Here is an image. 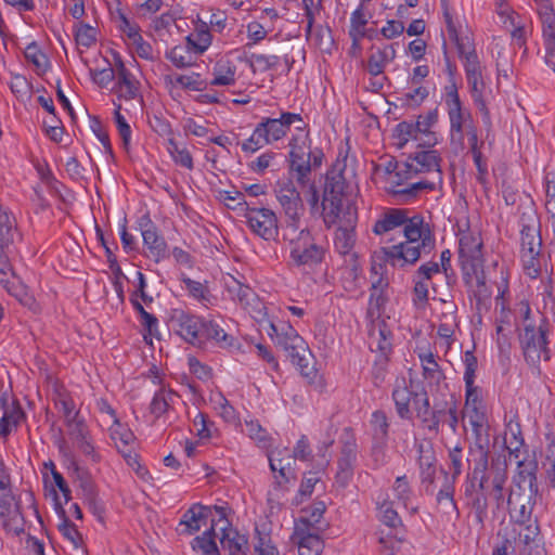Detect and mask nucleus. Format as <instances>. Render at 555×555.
I'll return each mask as SVG.
<instances>
[{"label": "nucleus", "mask_w": 555, "mask_h": 555, "mask_svg": "<svg viewBox=\"0 0 555 555\" xmlns=\"http://www.w3.org/2000/svg\"><path fill=\"white\" fill-rule=\"evenodd\" d=\"M339 164L326 172L322 198V216L326 228L338 224L335 248L340 255H349L356 244L354 228L358 209Z\"/></svg>", "instance_id": "obj_1"}, {"label": "nucleus", "mask_w": 555, "mask_h": 555, "mask_svg": "<svg viewBox=\"0 0 555 555\" xmlns=\"http://www.w3.org/2000/svg\"><path fill=\"white\" fill-rule=\"evenodd\" d=\"M507 480V462L504 455L491 456L490 468L473 469L467 475L464 496L475 522L480 529L485 528L488 518V495L494 500L500 508L504 502V486Z\"/></svg>", "instance_id": "obj_2"}, {"label": "nucleus", "mask_w": 555, "mask_h": 555, "mask_svg": "<svg viewBox=\"0 0 555 555\" xmlns=\"http://www.w3.org/2000/svg\"><path fill=\"white\" fill-rule=\"evenodd\" d=\"M402 227L406 240L382 248L385 261L400 269L414 266L422 255H428L435 248L434 234L422 215L409 216L406 209V221Z\"/></svg>", "instance_id": "obj_3"}, {"label": "nucleus", "mask_w": 555, "mask_h": 555, "mask_svg": "<svg viewBox=\"0 0 555 555\" xmlns=\"http://www.w3.org/2000/svg\"><path fill=\"white\" fill-rule=\"evenodd\" d=\"M457 53L463 61L465 77L474 104L481 114V119L486 127V140L489 142V145H491L492 121L490 111L485 100L486 82L483 78V66L479 61L474 44H460V51Z\"/></svg>", "instance_id": "obj_4"}, {"label": "nucleus", "mask_w": 555, "mask_h": 555, "mask_svg": "<svg viewBox=\"0 0 555 555\" xmlns=\"http://www.w3.org/2000/svg\"><path fill=\"white\" fill-rule=\"evenodd\" d=\"M392 400L397 414L403 420L411 418V404L421 424L426 421V416L431 410L427 390L422 383L413 379H410L409 385L405 379L398 382L392 391Z\"/></svg>", "instance_id": "obj_5"}, {"label": "nucleus", "mask_w": 555, "mask_h": 555, "mask_svg": "<svg viewBox=\"0 0 555 555\" xmlns=\"http://www.w3.org/2000/svg\"><path fill=\"white\" fill-rule=\"evenodd\" d=\"M323 158V151L319 147L312 150L310 142L299 143L296 138L289 141L288 171L301 188L310 185L312 172L321 167Z\"/></svg>", "instance_id": "obj_6"}, {"label": "nucleus", "mask_w": 555, "mask_h": 555, "mask_svg": "<svg viewBox=\"0 0 555 555\" xmlns=\"http://www.w3.org/2000/svg\"><path fill=\"white\" fill-rule=\"evenodd\" d=\"M550 323L544 315H540L538 323H526L519 334V344L525 360L530 365H538L541 360L547 361L551 358L547 347V335Z\"/></svg>", "instance_id": "obj_7"}, {"label": "nucleus", "mask_w": 555, "mask_h": 555, "mask_svg": "<svg viewBox=\"0 0 555 555\" xmlns=\"http://www.w3.org/2000/svg\"><path fill=\"white\" fill-rule=\"evenodd\" d=\"M444 102L450 120L451 143L459 145L463 150L465 133L469 127L475 126L472 114L469 111L463 108L456 86L454 83L446 87Z\"/></svg>", "instance_id": "obj_8"}, {"label": "nucleus", "mask_w": 555, "mask_h": 555, "mask_svg": "<svg viewBox=\"0 0 555 555\" xmlns=\"http://www.w3.org/2000/svg\"><path fill=\"white\" fill-rule=\"evenodd\" d=\"M482 241L478 234L463 233L459 242V261L466 283L483 267Z\"/></svg>", "instance_id": "obj_9"}, {"label": "nucleus", "mask_w": 555, "mask_h": 555, "mask_svg": "<svg viewBox=\"0 0 555 555\" xmlns=\"http://www.w3.org/2000/svg\"><path fill=\"white\" fill-rule=\"evenodd\" d=\"M441 160L440 154L436 150L427 149L415 152L413 155L408 157V160L396 172L395 177L398 178V180H393L392 182L400 185L401 177L410 179L414 175L424 172H435L440 180Z\"/></svg>", "instance_id": "obj_10"}, {"label": "nucleus", "mask_w": 555, "mask_h": 555, "mask_svg": "<svg viewBox=\"0 0 555 555\" xmlns=\"http://www.w3.org/2000/svg\"><path fill=\"white\" fill-rule=\"evenodd\" d=\"M224 285L231 299L240 304L251 318L258 322H261L266 318V307L251 287L242 283L233 275H228V278L224 279Z\"/></svg>", "instance_id": "obj_11"}, {"label": "nucleus", "mask_w": 555, "mask_h": 555, "mask_svg": "<svg viewBox=\"0 0 555 555\" xmlns=\"http://www.w3.org/2000/svg\"><path fill=\"white\" fill-rule=\"evenodd\" d=\"M326 248L312 234H304L289 246V257L297 267L312 269L323 262Z\"/></svg>", "instance_id": "obj_12"}, {"label": "nucleus", "mask_w": 555, "mask_h": 555, "mask_svg": "<svg viewBox=\"0 0 555 555\" xmlns=\"http://www.w3.org/2000/svg\"><path fill=\"white\" fill-rule=\"evenodd\" d=\"M457 413V401L453 396H451L449 400L435 402L434 406L428 413V416H426V421H423L421 425L423 428L435 435H438L440 428L447 425L450 430L455 434L459 425Z\"/></svg>", "instance_id": "obj_13"}, {"label": "nucleus", "mask_w": 555, "mask_h": 555, "mask_svg": "<svg viewBox=\"0 0 555 555\" xmlns=\"http://www.w3.org/2000/svg\"><path fill=\"white\" fill-rule=\"evenodd\" d=\"M16 231L14 216L0 204V282L5 281L12 270L10 254Z\"/></svg>", "instance_id": "obj_14"}, {"label": "nucleus", "mask_w": 555, "mask_h": 555, "mask_svg": "<svg viewBox=\"0 0 555 555\" xmlns=\"http://www.w3.org/2000/svg\"><path fill=\"white\" fill-rule=\"evenodd\" d=\"M292 125H295V128L299 131L307 128L301 115L291 112L282 113L279 118L263 117L258 124L269 144L285 137Z\"/></svg>", "instance_id": "obj_15"}, {"label": "nucleus", "mask_w": 555, "mask_h": 555, "mask_svg": "<svg viewBox=\"0 0 555 555\" xmlns=\"http://www.w3.org/2000/svg\"><path fill=\"white\" fill-rule=\"evenodd\" d=\"M169 327L192 345H201L204 320L182 309H173L169 317Z\"/></svg>", "instance_id": "obj_16"}, {"label": "nucleus", "mask_w": 555, "mask_h": 555, "mask_svg": "<svg viewBox=\"0 0 555 555\" xmlns=\"http://www.w3.org/2000/svg\"><path fill=\"white\" fill-rule=\"evenodd\" d=\"M250 230L266 241L274 240L279 234L275 214L268 208H247L245 214Z\"/></svg>", "instance_id": "obj_17"}, {"label": "nucleus", "mask_w": 555, "mask_h": 555, "mask_svg": "<svg viewBox=\"0 0 555 555\" xmlns=\"http://www.w3.org/2000/svg\"><path fill=\"white\" fill-rule=\"evenodd\" d=\"M0 519L8 533L18 535L24 532V517L12 493L0 495Z\"/></svg>", "instance_id": "obj_18"}, {"label": "nucleus", "mask_w": 555, "mask_h": 555, "mask_svg": "<svg viewBox=\"0 0 555 555\" xmlns=\"http://www.w3.org/2000/svg\"><path fill=\"white\" fill-rule=\"evenodd\" d=\"M475 436V441L470 444L468 454V462L473 464V469L480 472L481 468H490V450H489V434L488 426L472 427Z\"/></svg>", "instance_id": "obj_19"}, {"label": "nucleus", "mask_w": 555, "mask_h": 555, "mask_svg": "<svg viewBox=\"0 0 555 555\" xmlns=\"http://www.w3.org/2000/svg\"><path fill=\"white\" fill-rule=\"evenodd\" d=\"M292 541L299 555H321L324 548L321 533L311 531L305 524L295 525Z\"/></svg>", "instance_id": "obj_20"}, {"label": "nucleus", "mask_w": 555, "mask_h": 555, "mask_svg": "<svg viewBox=\"0 0 555 555\" xmlns=\"http://www.w3.org/2000/svg\"><path fill=\"white\" fill-rule=\"evenodd\" d=\"M141 234L143 244L149 249L147 256L156 262L165 259L167 255V243L165 238L158 233L156 225L150 218H143L141 223Z\"/></svg>", "instance_id": "obj_21"}, {"label": "nucleus", "mask_w": 555, "mask_h": 555, "mask_svg": "<svg viewBox=\"0 0 555 555\" xmlns=\"http://www.w3.org/2000/svg\"><path fill=\"white\" fill-rule=\"evenodd\" d=\"M537 493L518 491V489H511L507 498V507L511 517L519 524H524L530 519L534 496Z\"/></svg>", "instance_id": "obj_22"}, {"label": "nucleus", "mask_w": 555, "mask_h": 555, "mask_svg": "<svg viewBox=\"0 0 555 555\" xmlns=\"http://www.w3.org/2000/svg\"><path fill=\"white\" fill-rule=\"evenodd\" d=\"M67 434L73 443L85 455L91 456L93 460L96 459L94 453V447L90 440L88 427L82 418L79 417V413H75L73 418L65 423Z\"/></svg>", "instance_id": "obj_23"}, {"label": "nucleus", "mask_w": 555, "mask_h": 555, "mask_svg": "<svg viewBox=\"0 0 555 555\" xmlns=\"http://www.w3.org/2000/svg\"><path fill=\"white\" fill-rule=\"evenodd\" d=\"M418 358L422 363L423 377L427 380L429 391L431 393L436 391L443 396V390L447 389V384L444 383L446 375L438 364L434 353L430 351L420 353Z\"/></svg>", "instance_id": "obj_24"}, {"label": "nucleus", "mask_w": 555, "mask_h": 555, "mask_svg": "<svg viewBox=\"0 0 555 555\" xmlns=\"http://www.w3.org/2000/svg\"><path fill=\"white\" fill-rule=\"evenodd\" d=\"M216 512L220 516V521H223L227 526L221 527L222 535L220 538L221 546L229 551L230 555H244L247 548L248 540L244 534H240L229 526V521L225 519L224 508L215 506Z\"/></svg>", "instance_id": "obj_25"}, {"label": "nucleus", "mask_w": 555, "mask_h": 555, "mask_svg": "<svg viewBox=\"0 0 555 555\" xmlns=\"http://www.w3.org/2000/svg\"><path fill=\"white\" fill-rule=\"evenodd\" d=\"M528 222H525V215L521 218L520 230V253H531L541 255L542 238L540 235V224L534 215H529Z\"/></svg>", "instance_id": "obj_26"}, {"label": "nucleus", "mask_w": 555, "mask_h": 555, "mask_svg": "<svg viewBox=\"0 0 555 555\" xmlns=\"http://www.w3.org/2000/svg\"><path fill=\"white\" fill-rule=\"evenodd\" d=\"M391 331L384 320H374L369 328V347L372 351L387 356L392 348Z\"/></svg>", "instance_id": "obj_27"}, {"label": "nucleus", "mask_w": 555, "mask_h": 555, "mask_svg": "<svg viewBox=\"0 0 555 555\" xmlns=\"http://www.w3.org/2000/svg\"><path fill=\"white\" fill-rule=\"evenodd\" d=\"M357 461V446L354 442H345L337 461L336 482L346 487L353 476V467Z\"/></svg>", "instance_id": "obj_28"}, {"label": "nucleus", "mask_w": 555, "mask_h": 555, "mask_svg": "<svg viewBox=\"0 0 555 555\" xmlns=\"http://www.w3.org/2000/svg\"><path fill=\"white\" fill-rule=\"evenodd\" d=\"M537 463L534 461H517V472L513 477V486L511 489L518 491L538 493L537 483Z\"/></svg>", "instance_id": "obj_29"}, {"label": "nucleus", "mask_w": 555, "mask_h": 555, "mask_svg": "<svg viewBox=\"0 0 555 555\" xmlns=\"http://www.w3.org/2000/svg\"><path fill=\"white\" fill-rule=\"evenodd\" d=\"M417 464L423 483L431 486L437 472V457L431 443H420L417 446Z\"/></svg>", "instance_id": "obj_30"}, {"label": "nucleus", "mask_w": 555, "mask_h": 555, "mask_svg": "<svg viewBox=\"0 0 555 555\" xmlns=\"http://www.w3.org/2000/svg\"><path fill=\"white\" fill-rule=\"evenodd\" d=\"M275 193L286 216L294 217L300 215V211L304 209L302 202L299 192L292 181L279 184Z\"/></svg>", "instance_id": "obj_31"}, {"label": "nucleus", "mask_w": 555, "mask_h": 555, "mask_svg": "<svg viewBox=\"0 0 555 555\" xmlns=\"http://www.w3.org/2000/svg\"><path fill=\"white\" fill-rule=\"evenodd\" d=\"M269 336L283 350H288L293 346L296 347L295 349L302 350V341L305 340L289 324H282L281 326H278L270 322Z\"/></svg>", "instance_id": "obj_32"}, {"label": "nucleus", "mask_w": 555, "mask_h": 555, "mask_svg": "<svg viewBox=\"0 0 555 555\" xmlns=\"http://www.w3.org/2000/svg\"><path fill=\"white\" fill-rule=\"evenodd\" d=\"M116 72L117 82L115 91L118 96L126 101L135 99L139 93L138 82L133 78L132 74L126 68L120 57H117Z\"/></svg>", "instance_id": "obj_33"}, {"label": "nucleus", "mask_w": 555, "mask_h": 555, "mask_svg": "<svg viewBox=\"0 0 555 555\" xmlns=\"http://www.w3.org/2000/svg\"><path fill=\"white\" fill-rule=\"evenodd\" d=\"M208 512L209 509L206 506L201 504L192 505L188 511H185L179 522L180 533L193 534L197 532L202 525L205 524V520L208 517Z\"/></svg>", "instance_id": "obj_34"}, {"label": "nucleus", "mask_w": 555, "mask_h": 555, "mask_svg": "<svg viewBox=\"0 0 555 555\" xmlns=\"http://www.w3.org/2000/svg\"><path fill=\"white\" fill-rule=\"evenodd\" d=\"M406 221V209L404 208H388L379 219L376 220L373 232L376 235H384L399 227Z\"/></svg>", "instance_id": "obj_35"}, {"label": "nucleus", "mask_w": 555, "mask_h": 555, "mask_svg": "<svg viewBox=\"0 0 555 555\" xmlns=\"http://www.w3.org/2000/svg\"><path fill=\"white\" fill-rule=\"evenodd\" d=\"M111 438L118 451L121 452L130 463V460H133L131 452L135 440L133 433L127 426L116 423L115 426L111 428Z\"/></svg>", "instance_id": "obj_36"}, {"label": "nucleus", "mask_w": 555, "mask_h": 555, "mask_svg": "<svg viewBox=\"0 0 555 555\" xmlns=\"http://www.w3.org/2000/svg\"><path fill=\"white\" fill-rule=\"evenodd\" d=\"M282 452L279 451L269 456L270 468L273 473H279V476H275L279 485L288 482L292 478H295L294 469L292 464L294 463V459L291 455L286 457H282Z\"/></svg>", "instance_id": "obj_37"}, {"label": "nucleus", "mask_w": 555, "mask_h": 555, "mask_svg": "<svg viewBox=\"0 0 555 555\" xmlns=\"http://www.w3.org/2000/svg\"><path fill=\"white\" fill-rule=\"evenodd\" d=\"M326 506L324 502L314 503L308 511L307 516L300 517L295 525L305 524L311 531L323 533L328 528V522L323 520Z\"/></svg>", "instance_id": "obj_38"}, {"label": "nucleus", "mask_w": 555, "mask_h": 555, "mask_svg": "<svg viewBox=\"0 0 555 555\" xmlns=\"http://www.w3.org/2000/svg\"><path fill=\"white\" fill-rule=\"evenodd\" d=\"M206 339L215 340L221 348L231 347L234 341V337L225 333L224 330L212 320H204L201 344H203Z\"/></svg>", "instance_id": "obj_39"}, {"label": "nucleus", "mask_w": 555, "mask_h": 555, "mask_svg": "<svg viewBox=\"0 0 555 555\" xmlns=\"http://www.w3.org/2000/svg\"><path fill=\"white\" fill-rule=\"evenodd\" d=\"M212 36L208 29V23L199 21L196 33L186 37L188 48L196 53H204L211 44Z\"/></svg>", "instance_id": "obj_40"}, {"label": "nucleus", "mask_w": 555, "mask_h": 555, "mask_svg": "<svg viewBox=\"0 0 555 555\" xmlns=\"http://www.w3.org/2000/svg\"><path fill=\"white\" fill-rule=\"evenodd\" d=\"M420 133H423L420 120L416 124L402 121L396 126L393 137L397 140L398 147L403 149L410 140L417 141Z\"/></svg>", "instance_id": "obj_41"}, {"label": "nucleus", "mask_w": 555, "mask_h": 555, "mask_svg": "<svg viewBox=\"0 0 555 555\" xmlns=\"http://www.w3.org/2000/svg\"><path fill=\"white\" fill-rule=\"evenodd\" d=\"M177 392L167 389H159L150 405L151 413L156 417H160L165 414L171 404H173L175 400L178 399Z\"/></svg>", "instance_id": "obj_42"}, {"label": "nucleus", "mask_w": 555, "mask_h": 555, "mask_svg": "<svg viewBox=\"0 0 555 555\" xmlns=\"http://www.w3.org/2000/svg\"><path fill=\"white\" fill-rule=\"evenodd\" d=\"M182 281L191 297H193L205 307L212 305L214 296L211 295L206 284L194 281L190 278H183Z\"/></svg>", "instance_id": "obj_43"}, {"label": "nucleus", "mask_w": 555, "mask_h": 555, "mask_svg": "<svg viewBox=\"0 0 555 555\" xmlns=\"http://www.w3.org/2000/svg\"><path fill=\"white\" fill-rule=\"evenodd\" d=\"M54 496L55 505L61 509L63 515V519L61 524L57 526L59 531L63 534L65 539H67L74 545V547L77 548L82 543V537L78 529L76 528V526L67 517H65V512L62 508V504L59 502L56 492H54Z\"/></svg>", "instance_id": "obj_44"}, {"label": "nucleus", "mask_w": 555, "mask_h": 555, "mask_svg": "<svg viewBox=\"0 0 555 555\" xmlns=\"http://www.w3.org/2000/svg\"><path fill=\"white\" fill-rule=\"evenodd\" d=\"M311 232L308 229H300L299 227V215L297 216H286L285 223L282 225L281 234L283 241L293 245L297 240H299L304 234H310Z\"/></svg>", "instance_id": "obj_45"}, {"label": "nucleus", "mask_w": 555, "mask_h": 555, "mask_svg": "<svg viewBox=\"0 0 555 555\" xmlns=\"http://www.w3.org/2000/svg\"><path fill=\"white\" fill-rule=\"evenodd\" d=\"M235 66L230 62H218L215 67L212 86H232L235 82Z\"/></svg>", "instance_id": "obj_46"}, {"label": "nucleus", "mask_w": 555, "mask_h": 555, "mask_svg": "<svg viewBox=\"0 0 555 555\" xmlns=\"http://www.w3.org/2000/svg\"><path fill=\"white\" fill-rule=\"evenodd\" d=\"M215 537V528L211 526L208 530L204 531L202 535L193 540V548L199 550L204 555H218L219 551Z\"/></svg>", "instance_id": "obj_47"}, {"label": "nucleus", "mask_w": 555, "mask_h": 555, "mask_svg": "<svg viewBox=\"0 0 555 555\" xmlns=\"http://www.w3.org/2000/svg\"><path fill=\"white\" fill-rule=\"evenodd\" d=\"M81 488L83 491L85 499L87 501V504L93 515L98 517L100 521L104 520V506L103 504L98 500L96 492L94 489V486L91 480L86 479L81 481Z\"/></svg>", "instance_id": "obj_48"}, {"label": "nucleus", "mask_w": 555, "mask_h": 555, "mask_svg": "<svg viewBox=\"0 0 555 555\" xmlns=\"http://www.w3.org/2000/svg\"><path fill=\"white\" fill-rule=\"evenodd\" d=\"M443 16L447 24L448 35L450 39L455 43L457 52L460 51V44L462 43L465 46H472L473 42L468 36L460 35L461 23L454 21L447 5H444Z\"/></svg>", "instance_id": "obj_49"}, {"label": "nucleus", "mask_w": 555, "mask_h": 555, "mask_svg": "<svg viewBox=\"0 0 555 555\" xmlns=\"http://www.w3.org/2000/svg\"><path fill=\"white\" fill-rule=\"evenodd\" d=\"M23 416L24 412L20 405L13 403L12 409H5L0 418V437H7L12 427L17 426Z\"/></svg>", "instance_id": "obj_50"}, {"label": "nucleus", "mask_w": 555, "mask_h": 555, "mask_svg": "<svg viewBox=\"0 0 555 555\" xmlns=\"http://www.w3.org/2000/svg\"><path fill=\"white\" fill-rule=\"evenodd\" d=\"M504 443L509 452V455H514L515 459H519L520 449L524 444V440L520 437L519 424H508L507 431L505 433Z\"/></svg>", "instance_id": "obj_51"}, {"label": "nucleus", "mask_w": 555, "mask_h": 555, "mask_svg": "<svg viewBox=\"0 0 555 555\" xmlns=\"http://www.w3.org/2000/svg\"><path fill=\"white\" fill-rule=\"evenodd\" d=\"M378 517L379 520L388 526L389 528H397L401 526L402 521L397 511L393 508V503L384 499L383 502H378Z\"/></svg>", "instance_id": "obj_52"}, {"label": "nucleus", "mask_w": 555, "mask_h": 555, "mask_svg": "<svg viewBox=\"0 0 555 555\" xmlns=\"http://www.w3.org/2000/svg\"><path fill=\"white\" fill-rule=\"evenodd\" d=\"M247 62L249 63V66L254 73L257 70L264 73L275 68L280 63V57L278 55L253 53Z\"/></svg>", "instance_id": "obj_53"}, {"label": "nucleus", "mask_w": 555, "mask_h": 555, "mask_svg": "<svg viewBox=\"0 0 555 555\" xmlns=\"http://www.w3.org/2000/svg\"><path fill=\"white\" fill-rule=\"evenodd\" d=\"M367 20L365 18L362 8H358L352 12L350 17V30L349 36L353 40V46L358 44L361 38L365 36V25Z\"/></svg>", "instance_id": "obj_54"}, {"label": "nucleus", "mask_w": 555, "mask_h": 555, "mask_svg": "<svg viewBox=\"0 0 555 555\" xmlns=\"http://www.w3.org/2000/svg\"><path fill=\"white\" fill-rule=\"evenodd\" d=\"M24 54L26 60L36 67L37 72H47L49 67V60L35 41L30 42L26 47Z\"/></svg>", "instance_id": "obj_55"}, {"label": "nucleus", "mask_w": 555, "mask_h": 555, "mask_svg": "<svg viewBox=\"0 0 555 555\" xmlns=\"http://www.w3.org/2000/svg\"><path fill=\"white\" fill-rule=\"evenodd\" d=\"M296 347L293 346L288 350H284L286 352V356L289 358L291 362L298 366L300 370V373L302 375L308 376L309 373L307 372V369L309 367V357L310 351L305 341H302V350L295 349Z\"/></svg>", "instance_id": "obj_56"}, {"label": "nucleus", "mask_w": 555, "mask_h": 555, "mask_svg": "<svg viewBox=\"0 0 555 555\" xmlns=\"http://www.w3.org/2000/svg\"><path fill=\"white\" fill-rule=\"evenodd\" d=\"M246 434L250 439L256 441L260 447L267 448L270 446V435L258 421H246L245 422Z\"/></svg>", "instance_id": "obj_57"}, {"label": "nucleus", "mask_w": 555, "mask_h": 555, "mask_svg": "<svg viewBox=\"0 0 555 555\" xmlns=\"http://www.w3.org/2000/svg\"><path fill=\"white\" fill-rule=\"evenodd\" d=\"M371 425L374 431V436L385 441L388 437L389 422L384 411L377 410L373 412L371 418Z\"/></svg>", "instance_id": "obj_58"}, {"label": "nucleus", "mask_w": 555, "mask_h": 555, "mask_svg": "<svg viewBox=\"0 0 555 555\" xmlns=\"http://www.w3.org/2000/svg\"><path fill=\"white\" fill-rule=\"evenodd\" d=\"M190 50L188 46L183 47H173L170 51L166 53V57L171 61V63L179 67L184 68L192 64V57L190 54Z\"/></svg>", "instance_id": "obj_59"}, {"label": "nucleus", "mask_w": 555, "mask_h": 555, "mask_svg": "<svg viewBox=\"0 0 555 555\" xmlns=\"http://www.w3.org/2000/svg\"><path fill=\"white\" fill-rule=\"evenodd\" d=\"M255 552L257 555H280L275 545L272 544L271 537L256 529Z\"/></svg>", "instance_id": "obj_60"}, {"label": "nucleus", "mask_w": 555, "mask_h": 555, "mask_svg": "<svg viewBox=\"0 0 555 555\" xmlns=\"http://www.w3.org/2000/svg\"><path fill=\"white\" fill-rule=\"evenodd\" d=\"M535 9L542 23V30L555 26V11L551 0L537 3Z\"/></svg>", "instance_id": "obj_61"}, {"label": "nucleus", "mask_w": 555, "mask_h": 555, "mask_svg": "<svg viewBox=\"0 0 555 555\" xmlns=\"http://www.w3.org/2000/svg\"><path fill=\"white\" fill-rule=\"evenodd\" d=\"M176 83L181 86L183 89L193 91H203L207 87V83L197 73H192L191 75H179L176 77Z\"/></svg>", "instance_id": "obj_62"}, {"label": "nucleus", "mask_w": 555, "mask_h": 555, "mask_svg": "<svg viewBox=\"0 0 555 555\" xmlns=\"http://www.w3.org/2000/svg\"><path fill=\"white\" fill-rule=\"evenodd\" d=\"M75 39L77 44L90 48L96 41V29L88 24L80 23L76 30Z\"/></svg>", "instance_id": "obj_63"}, {"label": "nucleus", "mask_w": 555, "mask_h": 555, "mask_svg": "<svg viewBox=\"0 0 555 555\" xmlns=\"http://www.w3.org/2000/svg\"><path fill=\"white\" fill-rule=\"evenodd\" d=\"M546 51L545 61L555 72V26L542 31Z\"/></svg>", "instance_id": "obj_64"}]
</instances>
